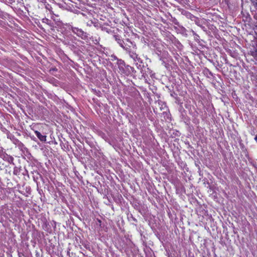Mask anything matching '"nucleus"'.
<instances>
[{"label":"nucleus","mask_w":257,"mask_h":257,"mask_svg":"<svg viewBox=\"0 0 257 257\" xmlns=\"http://www.w3.org/2000/svg\"><path fill=\"white\" fill-rule=\"evenodd\" d=\"M222 59L224 60V61L225 62V63L227 64L228 63V60L227 59V57L225 55H224L222 56Z\"/></svg>","instance_id":"obj_17"},{"label":"nucleus","mask_w":257,"mask_h":257,"mask_svg":"<svg viewBox=\"0 0 257 257\" xmlns=\"http://www.w3.org/2000/svg\"><path fill=\"white\" fill-rule=\"evenodd\" d=\"M196 24L198 25V26H200V28H201V29L202 30H203L204 32H206L207 30H206V28L203 26H202V25H200L198 23L196 22Z\"/></svg>","instance_id":"obj_15"},{"label":"nucleus","mask_w":257,"mask_h":257,"mask_svg":"<svg viewBox=\"0 0 257 257\" xmlns=\"http://www.w3.org/2000/svg\"><path fill=\"white\" fill-rule=\"evenodd\" d=\"M128 53L129 54L130 57L133 59L134 62L137 61L139 62L140 61V58L138 57V55L136 54V52H134L133 51H131V50L129 51Z\"/></svg>","instance_id":"obj_5"},{"label":"nucleus","mask_w":257,"mask_h":257,"mask_svg":"<svg viewBox=\"0 0 257 257\" xmlns=\"http://www.w3.org/2000/svg\"><path fill=\"white\" fill-rule=\"evenodd\" d=\"M16 1L18 3L21 4L22 3L23 0H15V2Z\"/></svg>","instance_id":"obj_21"},{"label":"nucleus","mask_w":257,"mask_h":257,"mask_svg":"<svg viewBox=\"0 0 257 257\" xmlns=\"http://www.w3.org/2000/svg\"><path fill=\"white\" fill-rule=\"evenodd\" d=\"M216 63L217 64L214 63V65L215 66L216 69H218L222 67V65L221 64H220L218 61H216Z\"/></svg>","instance_id":"obj_12"},{"label":"nucleus","mask_w":257,"mask_h":257,"mask_svg":"<svg viewBox=\"0 0 257 257\" xmlns=\"http://www.w3.org/2000/svg\"><path fill=\"white\" fill-rule=\"evenodd\" d=\"M3 153H4V152L3 151V150H0V158L2 157Z\"/></svg>","instance_id":"obj_22"},{"label":"nucleus","mask_w":257,"mask_h":257,"mask_svg":"<svg viewBox=\"0 0 257 257\" xmlns=\"http://www.w3.org/2000/svg\"><path fill=\"white\" fill-rule=\"evenodd\" d=\"M141 74L142 75V76L146 78V77H148L149 76H150L151 77H153L154 75V74L153 73L152 70H151L149 67L147 66H145V67H144V69L142 70Z\"/></svg>","instance_id":"obj_2"},{"label":"nucleus","mask_w":257,"mask_h":257,"mask_svg":"<svg viewBox=\"0 0 257 257\" xmlns=\"http://www.w3.org/2000/svg\"><path fill=\"white\" fill-rule=\"evenodd\" d=\"M136 44L131 41L129 39H126L124 44H123V46H120L122 48L125 50L127 53L131 50V47H135Z\"/></svg>","instance_id":"obj_3"},{"label":"nucleus","mask_w":257,"mask_h":257,"mask_svg":"<svg viewBox=\"0 0 257 257\" xmlns=\"http://www.w3.org/2000/svg\"><path fill=\"white\" fill-rule=\"evenodd\" d=\"M224 1H225V3H226L227 5H229V2H228V1L227 0H224Z\"/></svg>","instance_id":"obj_24"},{"label":"nucleus","mask_w":257,"mask_h":257,"mask_svg":"<svg viewBox=\"0 0 257 257\" xmlns=\"http://www.w3.org/2000/svg\"><path fill=\"white\" fill-rule=\"evenodd\" d=\"M113 37L119 45L120 46H123V44H124V42L121 39L120 37L118 35H114Z\"/></svg>","instance_id":"obj_8"},{"label":"nucleus","mask_w":257,"mask_h":257,"mask_svg":"<svg viewBox=\"0 0 257 257\" xmlns=\"http://www.w3.org/2000/svg\"><path fill=\"white\" fill-rule=\"evenodd\" d=\"M71 31L82 39L86 40L88 38V34L81 29L73 27L69 25L65 24V35L67 34V36H68V33Z\"/></svg>","instance_id":"obj_1"},{"label":"nucleus","mask_w":257,"mask_h":257,"mask_svg":"<svg viewBox=\"0 0 257 257\" xmlns=\"http://www.w3.org/2000/svg\"><path fill=\"white\" fill-rule=\"evenodd\" d=\"M67 108L68 110H67V112L69 111V110H70V111L71 112H73L74 111V109L72 107H71L70 105H69L68 104H66L65 103V109Z\"/></svg>","instance_id":"obj_10"},{"label":"nucleus","mask_w":257,"mask_h":257,"mask_svg":"<svg viewBox=\"0 0 257 257\" xmlns=\"http://www.w3.org/2000/svg\"><path fill=\"white\" fill-rule=\"evenodd\" d=\"M135 63L137 68L140 69L141 72L142 71V69H144V67H145V66H144L142 60L141 59L140 61L139 62H138V61H137L135 62Z\"/></svg>","instance_id":"obj_9"},{"label":"nucleus","mask_w":257,"mask_h":257,"mask_svg":"<svg viewBox=\"0 0 257 257\" xmlns=\"http://www.w3.org/2000/svg\"><path fill=\"white\" fill-rule=\"evenodd\" d=\"M35 133L36 136L39 138V139L42 142H45L46 141V136L45 135L41 134L40 132L38 131H35Z\"/></svg>","instance_id":"obj_6"},{"label":"nucleus","mask_w":257,"mask_h":257,"mask_svg":"<svg viewBox=\"0 0 257 257\" xmlns=\"http://www.w3.org/2000/svg\"><path fill=\"white\" fill-rule=\"evenodd\" d=\"M250 54L254 57L257 56V49H256L254 51H250Z\"/></svg>","instance_id":"obj_14"},{"label":"nucleus","mask_w":257,"mask_h":257,"mask_svg":"<svg viewBox=\"0 0 257 257\" xmlns=\"http://www.w3.org/2000/svg\"><path fill=\"white\" fill-rule=\"evenodd\" d=\"M39 3H45L46 0H37Z\"/></svg>","instance_id":"obj_20"},{"label":"nucleus","mask_w":257,"mask_h":257,"mask_svg":"<svg viewBox=\"0 0 257 257\" xmlns=\"http://www.w3.org/2000/svg\"><path fill=\"white\" fill-rule=\"evenodd\" d=\"M189 15L190 16V18L192 19V18H194V16L191 15L190 13H189Z\"/></svg>","instance_id":"obj_23"},{"label":"nucleus","mask_w":257,"mask_h":257,"mask_svg":"<svg viewBox=\"0 0 257 257\" xmlns=\"http://www.w3.org/2000/svg\"><path fill=\"white\" fill-rule=\"evenodd\" d=\"M1 158L3 159L4 161L8 162L10 164H14V158L12 156L8 155L5 152H4Z\"/></svg>","instance_id":"obj_4"},{"label":"nucleus","mask_w":257,"mask_h":257,"mask_svg":"<svg viewBox=\"0 0 257 257\" xmlns=\"http://www.w3.org/2000/svg\"><path fill=\"white\" fill-rule=\"evenodd\" d=\"M180 28H181V31L183 32H186V30L185 28H184L183 27H181Z\"/></svg>","instance_id":"obj_19"},{"label":"nucleus","mask_w":257,"mask_h":257,"mask_svg":"<svg viewBox=\"0 0 257 257\" xmlns=\"http://www.w3.org/2000/svg\"><path fill=\"white\" fill-rule=\"evenodd\" d=\"M192 33L193 36H194V39L195 40H198L199 38V36L194 31H192Z\"/></svg>","instance_id":"obj_13"},{"label":"nucleus","mask_w":257,"mask_h":257,"mask_svg":"<svg viewBox=\"0 0 257 257\" xmlns=\"http://www.w3.org/2000/svg\"><path fill=\"white\" fill-rule=\"evenodd\" d=\"M204 73L207 75H209L210 76H213V73L207 68L204 70Z\"/></svg>","instance_id":"obj_11"},{"label":"nucleus","mask_w":257,"mask_h":257,"mask_svg":"<svg viewBox=\"0 0 257 257\" xmlns=\"http://www.w3.org/2000/svg\"><path fill=\"white\" fill-rule=\"evenodd\" d=\"M22 174L23 175H26L27 174H28V171H27L26 170H23V171L22 172Z\"/></svg>","instance_id":"obj_18"},{"label":"nucleus","mask_w":257,"mask_h":257,"mask_svg":"<svg viewBox=\"0 0 257 257\" xmlns=\"http://www.w3.org/2000/svg\"><path fill=\"white\" fill-rule=\"evenodd\" d=\"M23 171V170L22 167H15L14 168L13 174L15 175L18 176L20 175Z\"/></svg>","instance_id":"obj_7"},{"label":"nucleus","mask_w":257,"mask_h":257,"mask_svg":"<svg viewBox=\"0 0 257 257\" xmlns=\"http://www.w3.org/2000/svg\"><path fill=\"white\" fill-rule=\"evenodd\" d=\"M6 2L8 4L12 5L15 2V0H6Z\"/></svg>","instance_id":"obj_16"}]
</instances>
